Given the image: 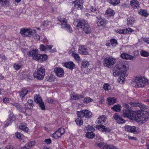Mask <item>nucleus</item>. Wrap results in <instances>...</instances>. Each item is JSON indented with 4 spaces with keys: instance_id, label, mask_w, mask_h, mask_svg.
<instances>
[{
    "instance_id": "ea45409f",
    "label": "nucleus",
    "mask_w": 149,
    "mask_h": 149,
    "mask_svg": "<svg viewBox=\"0 0 149 149\" xmlns=\"http://www.w3.org/2000/svg\"><path fill=\"white\" fill-rule=\"evenodd\" d=\"M141 55L144 57H148L149 56V53L145 51L141 50L140 52Z\"/></svg>"
},
{
    "instance_id": "774afa93",
    "label": "nucleus",
    "mask_w": 149,
    "mask_h": 149,
    "mask_svg": "<svg viewBox=\"0 0 149 149\" xmlns=\"http://www.w3.org/2000/svg\"><path fill=\"white\" fill-rule=\"evenodd\" d=\"M9 101V99L7 98H4L3 99V102H4L6 103L8 102Z\"/></svg>"
},
{
    "instance_id": "f3484780",
    "label": "nucleus",
    "mask_w": 149,
    "mask_h": 149,
    "mask_svg": "<svg viewBox=\"0 0 149 149\" xmlns=\"http://www.w3.org/2000/svg\"><path fill=\"white\" fill-rule=\"evenodd\" d=\"M78 52L82 55H86L88 53V49L86 46L81 45L79 47Z\"/></svg>"
},
{
    "instance_id": "e2e57ef3",
    "label": "nucleus",
    "mask_w": 149,
    "mask_h": 149,
    "mask_svg": "<svg viewBox=\"0 0 149 149\" xmlns=\"http://www.w3.org/2000/svg\"><path fill=\"white\" fill-rule=\"evenodd\" d=\"M143 40L146 43L149 44V38H143Z\"/></svg>"
},
{
    "instance_id": "5701e85b",
    "label": "nucleus",
    "mask_w": 149,
    "mask_h": 149,
    "mask_svg": "<svg viewBox=\"0 0 149 149\" xmlns=\"http://www.w3.org/2000/svg\"><path fill=\"white\" fill-rule=\"evenodd\" d=\"M107 118L104 115L100 116L97 120V123L103 124L106 121Z\"/></svg>"
},
{
    "instance_id": "5fc2aeb1",
    "label": "nucleus",
    "mask_w": 149,
    "mask_h": 149,
    "mask_svg": "<svg viewBox=\"0 0 149 149\" xmlns=\"http://www.w3.org/2000/svg\"><path fill=\"white\" fill-rule=\"evenodd\" d=\"M85 129L87 131H92L94 130V129L92 125L90 126L88 125L87 126L85 127Z\"/></svg>"
},
{
    "instance_id": "a878e982",
    "label": "nucleus",
    "mask_w": 149,
    "mask_h": 149,
    "mask_svg": "<svg viewBox=\"0 0 149 149\" xmlns=\"http://www.w3.org/2000/svg\"><path fill=\"white\" fill-rule=\"evenodd\" d=\"M83 31L86 34L90 33L91 32V29L89 25L87 24H86L82 28Z\"/></svg>"
},
{
    "instance_id": "7c9ffc66",
    "label": "nucleus",
    "mask_w": 149,
    "mask_h": 149,
    "mask_svg": "<svg viewBox=\"0 0 149 149\" xmlns=\"http://www.w3.org/2000/svg\"><path fill=\"white\" fill-rule=\"evenodd\" d=\"M28 92V91L26 89L23 90L20 93L19 96L21 97V100L23 101L24 100L25 96Z\"/></svg>"
},
{
    "instance_id": "39448f33",
    "label": "nucleus",
    "mask_w": 149,
    "mask_h": 149,
    "mask_svg": "<svg viewBox=\"0 0 149 149\" xmlns=\"http://www.w3.org/2000/svg\"><path fill=\"white\" fill-rule=\"evenodd\" d=\"M116 62L115 58L112 57H107L104 59L103 64L104 65L108 68H111Z\"/></svg>"
},
{
    "instance_id": "4be33fe9",
    "label": "nucleus",
    "mask_w": 149,
    "mask_h": 149,
    "mask_svg": "<svg viewBox=\"0 0 149 149\" xmlns=\"http://www.w3.org/2000/svg\"><path fill=\"white\" fill-rule=\"evenodd\" d=\"M64 65L66 68H69L71 70L73 69L75 66L72 61L66 63H65Z\"/></svg>"
},
{
    "instance_id": "20e7f679",
    "label": "nucleus",
    "mask_w": 149,
    "mask_h": 149,
    "mask_svg": "<svg viewBox=\"0 0 149 149\" xmlns=\"http://www.w3.org/2000/svg\"><path fill=\"white\" fill-rule=\"evenodd\" d=\"M135 120H136L141 124L146 122L148 120V118H147L144 115L143 111H138L136 113Z\"/></svg>"
},
{
    "instance_id": "c03bdc74",
    "label": "nucleus",
    "mask_w": 149,
    "mask_h": 149,
    "mask_svg": "<svg viewBox=\"0 0 149 149\" xmlns=\"http://www.w3.org/2000/svg\"><path fill=\"white\" fill-rule=\"evenodd\" d=\"M72 55L77 61H80L81 60L79 55L77 53H73L72 54Z\"/></svg>"
},
{
    "instance_id": "de8ad7c7",
    "label": "nucleus",
    "mask_w": 149,
    "mask_h": 149,
    "mask_svg": "<svg viewBox=\"0 0 149 149\" xmlns=\"http://www.w3.org/2000/svg\"><path fill=\"white\" fill-rule=\"evenodd\" d=\"M15 136L16 138L19 139H22L24 137L23 134L17 132L15 134Z\"/></svg>"
},
{
    "instance_id": "c9c22d12",
    "label": "nucleus",
    "mask_w": 149,
    "mask_h": 149,
    "mask_svg": "<svg viewBox=\"0 0 149 149\" xmlns=\"http://www.w3.org/2000/svg\"><path fill=\"white\" fill-rule=\"evenodd\" d=\"M135 21L134 19L131 17H130L127 19V25H132Z\"/></svg>"
},
{
    "instance_id": "f704fd0d",
    "label": "nucleus",
    "mask_w": 149,
    "mask_h": 149,
    "mask_svg": "<svg viewBox=\"0 0 149 149\" xmlns=\"http://www.w3.org/2000/svg\"><path fill=\"white\" fill-rule=\"evenodd\" d=\"M95 134L93 132H88L86 135V136L89 138L92 139L95 136Z\"/></svg>"
},
{
    "instance_id": "6ab92c4d",
    "label": "nucleus",
    "mask_w": 149,
    "mask_h": 149,
    "mask_svg": "<svg viewBox=\"0 0 149 149\" xmlns=\"http://www.w3.org/2000/svg\"><path fill=\"white\" fill-rule=\"evenodd\" d=\"M83 1L82 0H75L73 2L74 4L75 7L77 8L81 9L83 8Z\"/></svg>"
},
{
    "instance_id": "2eb2a0df",
    "label": "nucleus",
    "mask_w": 149,
    "mask_h": 149,
    "mask_svg": "<svg viewBox=\"0 0 149 149\" xmlns=\"http://www.w3.org/2000/svg\"><path fill=\"white\" fill-rule=\"evenodd\" d=\"M54 72L56 75L59 77H62L64 76V72L61 68H55L54 69Z\"/></svg>"
},
{
    "instance_id": "bf43d9fd",
    "label": "nucleus",
    "mask_w": 149,
    "mask_h": 149,
    "mask_svg": "<svg viewBox=\"0 0 149 149\" xmlns=\"http://www.w3.org/2000/svg\"><path fill=\"white\" fill-rule=\"evenodd\" d=\"M60 133L61 134V135H63L65 132V130L64 128H60L58 130Z\"/></svg>"
},
{
    "instance_id": "49530a36",
    "label": "nucleus",
    "mask_w": 149,
    "mask_h": 149,
    "mask_svg": "<svg viewBox=\"0 0 149 149\" xmlns=\"http://www.w3.org/2000/svg\"><path fill=\"white\" fill-rule=\"evenodd\" d=\"M103 88L104 90L108 91L111 89V88L110 85L109 84L105 83L104 85Z\"/></svg>"
},
{
    "instance_id": "c756f323",
    "label": "nucleus",
    "mask_w": 149,
    "mask_h": 149,
    "mask_svg": "<svg viewBox=\"0 0 149 149\" xmlns=\"http://www.w3.org/2000/svg\"><path fill=\"white\" fill-rule=\"evenodd\" d=\"M130 4L132 7L134 8H137L139 6V3L136 0H132L131 1Z\"/></svg>"
},
{
    "instance_id": "f257e3e1",
    "label": "nucleus",
    "mask_w": 149,
    "mask_h": 149,
    "mask_svg": "<svg viewBox=\"0 0 149 149\" xmlns=\"http://www.w3.org/2000/svg\"><path fill=\"white\" fill-rule=\"evenodd\" d=\"M128 65L127 63L123 61H119L114 67L113 70V74L114 76L121 75L123 79L121 78L122 81L120 83H122L124 80V77H127L128 74L126 73L128 69Z\"/></svg>"
},
{
    "instance_id": "58836bf2",
    "label": "nucleus",
    "mask_w": 149,
    "mask_h": 149,
    "mask_svg": "<svg viewBox=\"0 0 149 149\" xmlns=\"http://www.w3.org/2000/svg\"><path fill=\"white\" fill-rule=\"evenodd\" d=\"M19 128L24 132H27L29 130L28 127L25 126L23 124H21L19 126Z\"/></svg>"
},
{
    "instance_id": "6e6d98bb",
    "label": "nucleus",
    "mask_w": 149,
    "mask_h": 149,
    "mask_svg": "<svg viewBox=\"0 0 149 149\" xmlns=\"http://www.w3.org/2000/svg\"><path fill=\"white\" fill-rule=\"evenodd\" d=\"M53 77V76L51 75L49 76L46 77V79L47 81H51L54 80V79Z\"/></svg>"
},
{
    "instance_id": "cd10ccee",
    "label": "nucleus",
    "mask_w": 149,
    "mask_h": 149,
    "mask_svg": "<svg viewBox=\"0 0 149 149\" xmlns=\"http://www.w3.org/2000/svg\"><path fill=\"white\" fill-rule=\"evenodd\" d=\"M52 46L51 45L44 46L41 45L40 46V49L41 51H44L46 50L51 49Z\"/></svg>"
},
{
    "instance_id": "4c0bfd02",
    "label": "nucleus",
    "mask_w": 149,
    "mask_h": 149,
    "mask_svg": "<svg viewBox=\"0 0 149 149\" xmlns=\"http://www.w3.org/2000/svg\"><path fill=\"white\" fill-rule=\"evenodd\" d=\"M141 15L146 17L148 16L147 12L145 10H140L138 12Z\"/></svg>"
},
{
    "instance_id": "603ef678",
    "label": "nucleus",
    "mask_w": 149,
    "mask_h": 149,
    "mask_svg": "<svg viewBox=\"0 0 149 149\" xmlns=\"http://www.w3.org/2000/svg\"><path fill=\"white\" fill-rule=\"evenodd\" d=\"M106 13L107 14L109 15L110 16H112L114 14L113 10L111 9H109L107 10Z\"/></svg>"
},
{
    "instance_id": "69168bd1",
    "label": "nucleus",
    "mask_w": 149,
    "mask_h": 149,
    "mask_svg": "<svg viewBox=\"0 0 149 149\" xmlns=\"http://www.w3.org/2000/svg\"><path fill=\"white\" fill-rule=\"evenodd\" d=\"M120 123H118L119 124H123L125 122V120H124L123 118L122 117L120 119Z\"/></svg>"
},
{
    "instance_id": "f8f14e48",
    "label": "nucleus",
    "mask_w": 149,
    "mask_h": 149,
    "mask_svg": "<svg viewBox=\"0 0 149 149\" xmlns=\"http://www.w3.org/2000/svg\"><path fill=\"white\" fill-rule=\"evenodd\" d=\"M25 105L26 110L27 109H29V112L25 113L26 116H30L31 113V111L30 109H32L33 106V101L31 99L29 100L25 104Z\"/></svg>"
},
{
    "instance_id": "aec40b11",
    "label": "nucleus",
    "mask_w": 149,
    "mask_h": 149,
    "mask_svg": "<svg viewBox=\"0 0 149 149\" xmlns=\"http://www.w3.org/2000/svg\"><path fill=\"white\" fill-rule=\"evenodd\" d=\"M97 128L100 131L102 132H104L106 133H109L111 131V129L109 127H106L104 125H98Z\"/></svg>"
},
{
    "instance_id": "a19ab883",
    "label": "nucleus",
    "mask_w": 149,
    "mask_h": 149,
    "mask_svg": "<svg viewBox=\"0 0 149 149\" xmlns=\"http://www.w3.org/2000/svg\"><path fill=\"white\" fill-rule=\"evenodd\" d=\"M35 142L34 141H32L29 142L25 146L28 149L31 148V147L34 146L35 144Z\"/></svg>"
},
{
    "instance_id": "338daca9",
    "label": "nucleus",
    "mask_w": 149,
    "mask_h": 149,
    "mask_svg": "<svg viewBox=\"0 0 149 149\" xmlns=\"http://www.w3.org/2000/svg\"><path fill=\"white\" fill-rule=\"evenodd\" d=\"M77 100L82 98L84 97V96L82 95H77Z\"/></svg>"
},
{
    "instance_id": "8fccbe9b",
    "label": "nucleus",
    "mask_w": 149,
    "mask_h": 149,
    "mask_svg": "<svg viewBox=\"0 0 149 149\" xmlns=\"http://www.w3.org/2000/svg\"><path fill=\"white\" fill-rule=\"evenodd\" d=\"M130 104L133 107H139L140 108L142 107V104L139 103H136V102H130Z\"/></svg>"
},
{
    "instance_id": "a18cd8bd",
    "label": "nucleus",
    "mask_w": 149,
    "mask_h": 149,
    "mask_svg": "<svg viewBox=\"0 0 149 149\" xmlns=\"http://www.w3.org/2000/svg\"><path fill=\"white\" fill-rule=\"evenodd\" d=\"M113 118L117 123L120 122V120L121 117L119 116L118 115L117 113H115L114 115L113 116Z\"/></svg>"
},
{
    "instance_id": "bb28decb",
    "label": "nucleus",
    "mask_w": 149,
    "mask_h": 149,
    "mask_svg": "<svg viewBox=\"0 0 149 149\" xmlns=\"http://www.w3.org/2000/svg\"><path fill=\"white\" fill-rule=\"evenodd\" d=\"M12 104L15 106V107L19 111H21L23 113L26 112V111L25 109V108L24 109L18 103H14Z\"/></svg>"
},
{
    "instance_id": "2f4dec72",
    "label": "nucleus",
    "mask_w": 149,
    "mask_h": 149,
    "mask_svg": "<svg viewBox=\"0 0 149 149\" xmlns=\"http://www.w3.org/2000/svg\"><path fill=\"white\" fill-rule=\"evenodd\" d=\"M121 108L122 107L121 105L119 104L114 105L111 108V109L117 112H119L120 111Z\"/></svg>"
},
{
    "instance_id": "473e14b6",
    "label": "nucleus",
    "mask_w": 149,
    "mask_h": 149,
    "mask_svg": "<svg viewBox=\"0 0 149 149\" xmlns=\"http://www.w3.org/2000/svg\"><path fill=\"white\" fill-rule=\"evenodd\" d=\"M61 135L59 132L58 130L52 135V136L55 139H57L60 137Z\"/></svg>"
},
{
    "instance_id": "ddd939ff",
    "label": "nucleus",
    "mask_w": 149,
    "mask_h": 149,
    "mask_svg": "<svg viewBox=\"0 0 149 149\" xmlns=\"http://www.w3.org/2000/svg\"><path fill=\"white\" fill-rule=\"evenodd\" d=\"M74 25L75 26L82 28L85 25L87 24L84 20H79L76 19L74 22Z\"/></svg>"
},
{
    "instance_id": "0eeeda50",
    "label": "nucleus",
    "mask_w": 149,
    "mask_h": 149,
    "mask_svg": "<svg viewBox=\"0 0 149 149\" xmlns=\"http://www.w3.org/2000/svg\"><path fill=\"white\" fill-rule=\"evenodd\" d=\"M91 65L87 61H83L81 63L82 70L86 74H88L90 72L91 70Z\"/></svg>"
},
{
    "instance_id": "423d86ee",
    "label": "nucleus",
    "mask_w": 149,
    "mask_h": 149,
    "mask_svg": "<svg viewBox=\"0 0 149 149\" xmlns=\"http://www.w3.org/2000/svg\"><path fill=\"white\" fill-rule=\"evenodd\" d=\"M57 19L61 23V28H66L68 31L70 33H72V29L70 25L68 24L67 21L65 18L61 17H57Z\"/></svg>"
},
{
    "instance_id": "680f3d73",
    "label": "nucleus",
    "mask_w": 149,
    "mask_h": 149,
    "mask_svg": "<svg viewBox=\"0 0 149 149\" xmlns=\"http://www.w3.org/2000/svg\"><path fill=\"white\" fill-rule=\"evenodd\" d=\"M14 67L15 69L16 70H19L21 67V65H19L18 64H14Z\"/></svg>"
},
{
    "instance_id": "b1692460",
    "label": "nucleus",
    "mask_w": 149,
    "mask_h": 149,
    "mask_svg": "<svg viewBox=\"0 0 149 149\" xmlns=\"http://www.w3.org/2000/svg\"><path fill=\"white\" fill-rule=\"evenodd\" d=\"M38 55V57L36 60L39 62H42L43 61H45L47 59V56L45 54L42 55L39 54Z\"/></svg>"
},
{
    "instance_id": "13d9d810",
    "label": "nucleus",
    "mask_w": 149,
    "mask_h": 149,
    "mask_svg": "<svg viewBox=\"0 0 149 149\" xmlns=\"http://www.w3.org/2000/svg\"><path fill=\"white\" fill-rule=\"evenodd\" d=\"M77 94H71V98L73 100H77Z\"/></svg>"
},
{
    "instance_id": "0e129e2a",
    "label": "nucleus",
    "mask_w": 149,
    "mask_h": 149,
    "mask_svg": "<svg viewBox=\"0 0 149 149\" xmlns=\"http://www.w3.org/2000/svg\"><path fill=\"white\" fill-rule=\"evenodd\" d=\"M45 141L46 143L47 144H48L51 142V140L50 139H46L45 140Z\"/></svg>"
},
{
    "instance_id": "052dcab7",
    "label": "nucleus",
    "mask_w": 149,
    "mask_h": 149,
    "mask_svg": "<svg viewBox=\"0 0 149 149\" xmlns=\"http://www.w3.org/2000/svg\"><path fill=\"white\" fill-rule=\"evenodd\" d=\"M5 149H15V148L12 145H10L6 146Z\"/></svg>"
},
{
    "instance_id": "6e6552de",
    "label": "nucleus",
    "mask_w": 149,
    "mask_h": 149,
    "mask_svg": "<svg viewBox=\"0 0 149 149\" xmlns=\"http://www.w3.org/2000/svg\"><path fill=\"white\" fill-rule=\"evenodd\" d=\"M33 31H34L35 30H33ZM20 33L24 37H30L33 34V30L30 28H27L21 29L20 30Z\"/></svg>"
},
{
    "instance_id": "9d476101",
    "label": "nucleus",
    "mask_w": 149,
    "mask_h": 149,
    "mask_svg": "<svg viewBox=\"0 0 149 149\" xmlns=\"http://www.w3.org/2000/svg\"><path fill=\"white\" fill-rule=\"evenodd\" d=\"M78 116L80 118H91L92 113L87 110H82L80 111H77Z\"/></svg>"
},
{
    "instance_id": "9b49d317",
    "label": "nucleus",
    "mask_w": 149,
    "mask_h": 149,
    "mask_svg": "<svg viewBox=\"0 0 149 149\" xmlns=\"http://www.w3.org/2000/svg\"><path fill=\"white\" fill-rule=\"evenodd\" d=\"M16 118V116L12 112H10L9 116L6 121L4 123V127H6L10 125L12 122L15 120Z\"/></svg>"
},
{
    "instance_id": "1a4fd4ad",
    "label": "nucleus",
    "mask_w": 149,
    "mask_h": 149,
    "mask_svg": "<svg viewBox=\"0 0 149 149\" xmlns=\"http://www.w3.org/2000/svg\"><path fill=\"white\" fill-rule=\"evenodd\" d=\"M34 101L38 103L42 110H45V109L44 103L42 101V99L40 96L37 95H34Z\"/></svg>"
},
{
    "instance_id": "412c9836",
    "label": "nucleus",
    "mask_w": 149,
    "mask_h": 149,
    "mask_svg": "<svg viewBox=\"0 0 149 149\" xmlns=\"http://www.w3.org/2000/svg\"><path fill=\"white\" fill-rule=\"evenodd\" d=\"M120 57L123 59L126 60H133L134 57L126 53H123L120 55Z\"/></svg>"
},
{
    "instance_id": "09e8293b",
    "label": "nucleus",
    "mask_w": 149,
    "mask_h": 149,
    "mask_svg": "<svg viewBox=\"0 0 149 149\" xmlns=\"http://www.w3.org/2000/svg\"><path fill=\"white\" fill-rule=\"evenodd\" d=\"M131 111L129 109H124L123 110V114L125 117H127Z\"/></svg>"
},
{
    "instance_id": "c85d7f7f",
    "label": "nucleus",
    "mask_w": 149,
    "mask_h": 149,
    "mask_svg": "<svg viewBox=\"0 0 149 149\" xmlns=\"http://www.w3.org/2000/svg\"><path fill=\"white\" fill-rule=\"evenodd\" d=\"M108 102V104L109 105L113 104L116 102V98L113 97H109L107 99Z\"/></svg>"
},
{
    "instance_id": "393cba45",
    "label": "nucleus",
    "mask_w": 149,
    "mask_h": 149,
    "mask_svg": "<svg viewBox=\"0 0 149 149\" xmlns=\"http://www.w3.org/2000/svg\"><path fill=\"white\" fill-rule=\"evenodd\" d=\"M97 23L98 26H104L106 22L104 19L100 17L98 18Z\"/></svg>"
},
{
    "instance_id": "3c124183",
    "label": "nucleus",
    "mask_w": 149,
    "mask_h": 149,
    "mask_svg": "<svg viewBox=\"0 0 149 149\" xmlns=\"http://www.w3.org/2000/svg\"><path fill=\"white\" fill-rule=\"evenodd\" d=\"M77 118L75 120V122L78 125H81L83 123V120L80 118Z\"/></svg>"
},
{
    "instance_id": "f03ea898",
    "label": "nucleus",
    "mask_w": 149,
    "mask_h": 149,
    "mask_svg": "<svg viewBox=\"0 0 149 149\" xmlns=\"http://www.w3.org/2000/svg\"><path fill=\"white\" fill-rule=\"evenodd\" d=\"M147 79L141 76L136 77L134 80V83L135 86L138 88L142 87L145 85Z\"/></svg>"
},
{
    "instance_id": "864d4df0",
    "label": "nucleus",
    "mask_w": 149,
    "mask_h": 149,
    "mask_svg": "<svg viewBox=\"0 0 149 149\" xmlns=\"http://www.w3.org/2000/svg\"><path fill=\"white\" fill-rule=\"evenodd\" d=\"M93 101L92 99L89 97L85 98L83 100V102L84 103H88Z\"/></svg>"
},
{
    "instance_id": "a211bd4d",
    "label": "nucleus",
    "mask_w": 149,
    "mask_h": 149,
    "mask_svg": "<svg viewBox=\"0 0 149 149\" xmlns=\"http://www.w3.org/2000/svg\"><path fill=\"white\" fill-rule=\"evenodd\" d=\"M39 54L38 51L37 49L33 50L27 53V54L30 56H32L33 59L36 60Z\"/></svg>"
},
{
    "instance_id": "dca6fc26",
    "label": "nucleus",
    "mask_w": 149,
    "mask_h": 149,
    "mask_svg": "<svg viewBox=\"0 0 149 149\" xmlns=\"http://www.w3.org/2000/svg\"><path fill=\"white\" fill-rule=\"evenodd\" d=\"M125 130L127 132L133 133L134 134L138 130V128H136L134 126H130L126 125L125 126Z\"/></svg>"
},
{
    "instance_id": "7ed1b4c3",
    "label": "nucleus",
    "mask_w": 149,
    "mask_h": 149,
    "mask_svg": "<svg viewBox=\"0 0 149 149\" xmlns=\"http://www.w3.org/2000/svg\"><path fill=\"white\" fill-rule=\"evenodd\" d=\"M45 70L42 67L38 68L33 73L34 77L39 80H42L45 75Z\"/></svg>"
},
{
    "instance_id": "37998d69",
    "label": "nucleus",
    "mask_w": 149,
    "mask_h": 149,
    "mask_svg": "<svg viewBox=\"0 0 149 149\" xmlns=\"http://www.w3.org/2000/svg\"><path fill=\"white\" fill-rule=\"evenodd\" d=\"M110 42L112 46L114 47H115L117 44V40L115 39H112L110 40Z\"/></svg>"
},
{
    "instance_id": "79ce46f5",
    "label": "nucleus",
    "mask_w": 149,
    "mask_h": 149,
    "mask_svg": "<svg viewBox=\"0 0 149 149\" xmlns=\"http://www.w3.org/2000/svg\"><path fill=\"white\" fill-rule=\"evenodd\" d=\"M0 4L3 6H8L9 2L6 0H0Z\"/></svg>"
},
{
    "instance_id": "72a5a7b5",
    "label": "nucleus",
    "mask_w": 149,
    "mask_h": 149,
    "mask_svg": "<svg viewBox=\"0 0 149 149\" xmlns=\"http://www.w3.org/2000/svg\"><path fill=\"white\" fill-rule=\"evenodd\" d=\"M107 1L113 6H115L118 4L120 1L119 0H107Z\"/></svg>"
},
{
    "instance_id": "4468645a",
    "label": "nucleus",
    "mask_w": 149,
    "mask_h": 149,
    "mask_svg": "<svg viewBox=\"0 0 149 149\" xmlns=\"http://www.w3.org/2000/svg\"><path fill=\"white\" fill-rule=\"evenodd\" d=\"M98 146L103 149H119L114 146L105 145L102 142L98 143Z\"/></svg>"
},
{
    "instance_id": "4d7b16f0",
    "label": "nucleus",
    "mask_w": 149,
    "mask_h": 149,
    "mask_svg": "<svg viewBox=\"0 0 149 149\" xmlns=\"http://www.w3.org/2000/svg\"><path fill=\"white\" fill-rule=\"evenodd\" d=\"M47 102L49 103H51L53 104H55V102L50 98H48L47 100Z\"/></svg>"
},
{
    "instance_id": "e433bc0d",
    "label": "nucleus",
    "mask_w": 149,
    "mask_h": 149,
    "mask_svg": "<svg viewBox=\"0 0 149 149\" xmlns=\"http://www.w3.org/2000/svg\"><path fill=\"white\" fill-rule=\"evenodd\" d=\"M136 113H134L133 111H131L127 118H130L131 120H135Z\"/></svg>"
}]
</instances>
